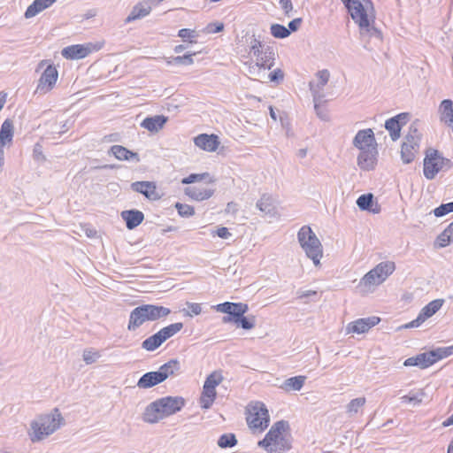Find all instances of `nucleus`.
Masks as SVG:
<instances>
[{
  "mask_svg": "<svg viewBox=\"0 0 453 453\" xmlns=\"http://www.w3.org/2000/svg\"><path fill=\"white\" fill-rule=\"evenodd\" d=\"M379 282H384L395 270V265L392 261H386L378 264L373 269Z\"/></svg>",
  "mask_w": 453,
  "mask_h": 453,
  "instance_id": "nucleus-27",
  "label": "nucleus"
},
{
  "mask_svg": "<svg viewBox=\"0 0 453 453\" xmlns=\"http://www.w3.org/2000/svg\"><path fill=\"white\" fill-rule=\"evenodd\" d=\"M187 308L182 310V312L185 316L193 317L199 315L202 312V307L200 303H186Z\"/></svg>",
  "mask_w": 453,
  "mask_h": 453,
  "instance_id": "nucleus-50",
  "label": "nucleus"
},
{
  "mask_svg": "<svg viewBox=\"0 0 453 453\" xmlns=\"http://www.w3.org/2000/svg\"><path fill=\"white\" fill-rule=\"evenodd\" d=\"M353 145L358 150L377 147L373 131L371 128L359 130L354 137Z\"/></svg>",
  "mask_w": 453,
  "mask_h": 453,
  "instance_id": "nucleus-18",
  "label": "nucleus"
},
{
  "mask_svg": "<svg viewBox=\"0 0 453 453\" xmlns=\"http://www.w3.org/2000/svg\"><path fill=\"white\" fill-rule=\"evenodd\" d=\"M317 77H318L317 83L311 81L309 84L310 90H311L312 97H313V102L316 104H318V103H321L323 101V98L325 96L323 90H324V87L329 81L330 73L328 70L324 69V70L319 71L317 73Z\"/></svg>",
  "mask_w": 453,
  "mask_h": 453,
  "instance_id": "nucleus-10",
  "label": "nucleus"
},
{
  "mask_svg": "<svg viewBox=\"0 0 453 453\" xmlns=\"http://www.w3.org/2000/svg\"><path fill=\"white\" fill-rule=\"evenodd\" d=\"M406 135H411L413 138L416 136L417 137V143L419 144L421 136H420V134L418 133V127H417L416 124L411 125L410 129H409V133Z\"/></svg>",
  "mask_w": 453,
  "mask_h": 453,
  "instance_id": "nucleus-64",
  "label": "nucleus"
},
{
  "mask_svg": "<svg viewBox=\"0 0 453 453\" xmlns=\"http://www.w3.org/2000/svg\"><path fill=\"white\" fill-rule=\"evenodd\" d=\"M382 282H379L376 275L372 269L360 280L358 288L363 295L373 292L375 287L380 285Z\"/></svg>",
  "mask_w": 453,
  "mask_h": 453,
  "instance_id": "nucleus-23",
  "label": "nucleus"
},
{
  "mask_svg": "<svg viewBox=\"0 0 453 453\" xmlns=\"http://www.w3.org/2000/svg\"><path fill=\"white\" fill-rule=\"evenodd\" d=\"M275 57L276 53L274 52L273 49L270 46H266L265 51H264V55L257 58L255 64H257L264 71L270 70L274 65Z\"/></svg>",
  "mask_w": 453,
  "mask_h": 453,
  "instance_id": "nucleus-28",
  "label": "nucleus"
},
{
  "mask_svg": "<svg viewBox=\"0 0 453 453\" xmlns=\"http://www.w3.org/2000/svg\"><path fill=\"white\" fill-rule=\"evenodd\" d=\"M223 380L221 372L214 371L205 380L204 385L216 389V387L219 385Z\"/></svg>",
  "mask_w": 453,
  "mask_h": 453,
  "instance_id": "nucleus-48",
  "label": "nucleus"
},
{
  "mask_svg": "<svg viewBox=\"0 0 453 453\" xmlns=\"http://www.w3.org/2000/svg\"><path fill=\"white\" fill-rule=\"evenodd\" d=\"M279 3H280V5L281 9L284 12V14L287 17H290L291 16V12L293 11L292 1L291 0H280Z\"/></svg>",
  "mask_w": 453,
  "mask_h": 453,
  "instance_id": "nucleus-58",
  "label": "nucleus"
},
{
  "mask_svg": "<svg viewBox=\"0 0 453 453\" xmlns=\"http://www.w3.org/2000/svg\"><path fill=\"white\" fill-rule=\"evenodd\" d=\"M101 355L98 351L93 350L92 349H85L82 353V358L87 365L96 363Z\"/></svg>",
  "mask_w": 453,
  "mask_h": 453,
  "instance_id": "nucleus-51",
  "label": "nucleus"
},
{
  "mask_svg": "<svg viewBox=\"0 0 453 453\" xmlns=\"http://www.w3.org/2000/svg\"><path fill=\"white\" fill-rule=\"evenodd\" d=\"M34 158L38 161L45 160V157L42 153V146L40 143H35L33 150Z\"/></svg>",
  "mask_w": 453,
  "mask_h": 453,
  "instance_id": "nucleus-59",
  "label": "nucleus"
},
{
  "mask_svg": "<svg viewBox=\"0 0 453 453\" xmlns=\"http://www.w3.org/2000/svg\"><path fill=\"white\" fill-rule=\"evenodd\" d=\"M434 354L431 353V351L420 353V354L415 356L414 357H415V359H417V362H416L417 366L421 369H424V368H427L430 365H434Z\"/></svg>",
  "mask_w": 453,
  "mask_h": 453,
  "instance_id": "nucleus-42",
  "label": "nucleus"
},
{
  "mask_svg": "<svg viewBox=\"0 0 453 453\" xmlns=\"http://www.w3.org/2000/svg\"><path fill=\"white\" fill-rule=\"evenodd\" d=\"M419 144L417 143V137L406 135L401 147V158L404 164L411 163L416 153L418 151Z\"/></svg>",
  "mask_w": 453,
  "mask_h": 453,
  "instance_id": "nucleus-15",
  "label": "nucleus"
},
{
  "mask_svg": "<svg viewBox=\"0 0 453 453\" xmlns=\"http://www.w3.org/2000/svg\"><path fill=\"white\" fill-rule=\"evenodd\" d=\"M178 35L183 40L192 39L196 36V32L188 28H182L179 31Z\"/></svg>",
  "mask_w": 453,
  "mask_h": 453,
  "instance_id": "nucleus-61",
  "label": "nucleus"
},
{
  "mask_svg": "<svg viewBox=\"0 0 453 453\" xmlns=\"http://www.w3.org/2000/svg\"><path fill=\"white\" fill-rule=\"evenodd\" d=\"M150 3L148 1H142L135 4L129 15L126 19V23L132 22L135 19L144 18L150 12Z\"/></svg>",
  "mask_w": 453,
  "mask_h": 453,
  "instance_id": "nucleus-25",
  "label": "nucleus"
},
{
  "mask_svg": "<svg viewBox=\"0 0 453 453\" xmlns=\"http://www.w3.org/2000/svg\"><path fill=\"white\" fill-rule=\"evenodd\" d=\"M209 176V173H191L188 177L182 179V184H191L195 182H200L203 180L206 177Z\"/></svg>",
  "mask_w": 453,
  "mask_h": 453,
  "instance_id": "nucleus-55",
  "label": "nucleus"
},
{
  "mask_svg": "<svg viewBox=\"0 0 453 453\" xmlns=\"http://www.w3.org/2000/svg\"><path fill=\"white\" fill-rule=\"evenodd\" d=\"M46 426H41L40 422L35 420L30 425L29 436L33 442H38L48 437Z\"/></svg>",
  "mask_w": 453,
  "mask_h": 453,
  "instance_id": "nucleus-34",
  "label": "nucleus"
},
{
  "mask_svg": "<svg viewBox=\"0 0 453 453\" xmlns=\"http://www.w3.org/2000/svg\"><path fill=\"white\" fill-rule=\"evenodd\" d=\"M256 326V317L253 315L244 316L242 315L236 319V326L245 330H250Z\"/></svg>",
  "mask_w": 453,
  "mask_h": 453,
  "instance_id": "nucleus-46",
  "label": "nucleus"
},
{
  "mask_svg": "<svg viewBox=\"0 0 453 453\" xmlns=\"http://www.w3.org/2000/svg\"><path fill=\"white\" fill-rule=\"evenodd\" d=\"M58 78V72L57 68L52 65H49L39 79L36 92L40 94L50 92L54 88Z\"/></svg>",
  "mask_w": 453,
  "mask_h": 453,
  "instance_id": "nucleus-9",
  "label": "nucleus"
},
{
  "mask_svg": "<svg viewBox=\"0 0 453 453\" xmlns=\"http://www.w3.org/2000/svg\"><path fill=\"white\" fill-rule=\"evenodd\" d=\"M425 395L424 392L413 395H403L401 397L403 403H413L414 405L419 404L422 402V398Z\"/></svg>",
  "mask_w": 453,
  "mask_h": 453,
  "instance_id": "nucleus-56",
  "label": "nucleus"
},
{
  "mask_svg": "<svg viewBox=\"0 0 453 453\" xmlns=\"http://www.w3.org/2000/svg\"><path fill=\"white\" fill-rule=\"evenodd\" d=\"M157 400L165 418L180 411L185 405V400L181 396H165Z\"/></svg>",
  "mask_w": 453,
  "mask_h": 453,
  "instance_id": "nucleus-12",
  "label": "nucleus"
},
{
  "mask_svg": "<svg viewBox=\"0 0 453 453\" xmlns=\"http://www.w3.org/2000/svg\"><path fill=\"white\" fill-rule=\"evenodd\" d=\"M444 299H435L428 303L426 306H424L419 311L418 317L403 326V328H413L418 327L422 323H424L427 319L431 318L434 315L443 305Z\"/></svg>",
  "mask_w": 453,
  "mask_h": 453,
  "instance_id": "nucleus-8",
  "label": "nucleus"
},
{
  "mask_svg": "<svg viewBox=\"0 0 453 453\" xmlns=\"http://www.w3.org/2000/svg\"><path fill=\"white\" fill-rule=\"evenodd\" d=\"M374 204V196L372 193L360 196L357 200V205L361 211H369Z\"/></svg>",
  "mask_w": 453,
  "mask_h": 453,
  "instance_id": "nucleus-43",
  "label": "nucleus"
},
{
  "mask_svg": "<svg viewBox=\"0 0 453 453\" xmlns=\"http://www.w3.org/2000/svg\"><path fill=\"white\" fill-rule=\"evenodd\" d=\"M297 240L306 257L313 262V265H320L323 246L311 227L303 226L297 233Z\"/></svg>",
  "mask_w": 453,
  "mask_h": 453,
  "instance_id": "nucleus-3",
  "label": "nucleus"
},
{
  "mask_svg": "<svg viewBox=\"0 0 453 453\" xmlns=\"http://www.w3.org/2000/svg\"><path fill=\"white\" fill-rule=\"evenodd\" d=\"M256 207L265 215L273 216L275 214L274 199L268 194L261 196L256 203Z\"/></svg>",
  "mask_w": 453,
  "mask_h": 453,
  "instance_id": "nucleus-31",
  "label": "nucleus"
},
{
  "mask_svg": "<svg viewBox=\"0 0 453 453\" xmlns=\"http://www.w3.org/2000/svg\"><path fill=\"white\" fill-rule=\"evenodd\" d=\"M351 19L358 25L360 34L364 35V27H369V21L373 22L375 12L368 10L359 0H355L351 4L346 6Z\"/></svg>",
  "mask_w": 453,
  "mask_h": 453,
  "instance_id": "nucleus-6",
  "label": "nucleus"
},
{
  "mask_svg": "<svg viewBox=\"0 0 453 453\" xmlns=\"http://www.w3.org/2000/svg\"><path fill=\"white\" fill-rule=\"evenodd\" d=\"M306 377L305 376H295L287 379L281 385L280 388L289 392V391H299L304 382H305Z\"/></svg>",
  "mask_w": 453,
  "mask_h": 453,
  "instance_id": "nucleus-33",
  "label": "nucleus"
},
{
  "mask_svg": "<svg viewBox=\"0 0 453 453\" xmlns=\"http://www.w3.org/2000/svg\"><path fill=\"white\" fill-rule=\"evenodd\" d=\"M175 208L181 217H190L195 213L194 208L188 204L176 203Z\"/></svg>",
  "mask_w": 453,
  "mask_h": 453,
  "instance_id": "nucleus-54",
  "label": "nucleus"
},
{
  "mask_svg": "<svg viewBox=\"0 0 453 453\" xmlns=\"http://www.w3.org/2000/svg\"><path fill=\"white\" fill-rule=\"evenodd\" d=\"M217 444L221 449L232 448L237 444V439L234 434H224L219 438Z\"/></svg>",
  "mask_w": 453,
  "mask_h": 453,
  "instance_id": "nucleus-45",
  "label": "nucleus"
},
{
  "mask_svg": "<svg viewBox=\"0 0 453 453\" xmlns=\"http://www.w3.org/2000/svg\"><path fill=\"white\" fill-rule=\"evenodd\" d=\"M380 321V319L376 316L358 319L355 321L349 323L346 326V331L348 334H349V333L365 334V333L368 332L372 326L379 324Z\"/></svg>",
  "mask_w": 453,
  "mask_h": 453,
  "instance_id": "nucleus-13",
  "label": "nucleus"
},
{
  "mask_svg": "<svg viewBox=\"0 0 453 453\" xmlns=\"http://www.w3.org/2000/svg\"><path fill=\"white\" fill-rule=\"evenodd\" d=\"M158 400L150 403L143 412V420L147 423L154 424L165 418V414L161 412V407Z\"/></svg>",
  "mask_w": 453,
  "mask_h": 453,
  "instance_id": "nucleus-21",
  "label": "nucleus"
},
{
  "mask_svg": "<svg viewBox=\"0 0 453 453\" xmlns=\"http://www.w3.org/2000/svg\"><path fill=\"white\" fill-rule=\"evenodd\" d=\"M303 22V19L301 18H296V19H294L293 20H291L289 23H288V29L290 30V33L291 32H296L299 29V27H301V24Z\"/></svg>",
  "mask_w": 453,
  "mask_h": 453,
  "instance_id": "nucleus-62",
  "label": "nucleus"
},
{
  "mask_svg": "<svg viewBox=\"0 0 453 453\" xmlns=\"http://www.w3.org/2000/svg\"><path fill=\"white\" fill-rule=\"evenodd\" d=\"M47 9L41 0H35L27 9L25 12L26 19H31L38 13Z\"/></svg>",
  "mask_w": 453,
  "mask_h": 453,
  "instance_id": "nucleus-44",
  "label": "nucleus"
},
{
  "mask_svg": "<svg viewBox=\"0 0 453 453\" xmlns=\"http://www.w3.org/2000/svg\"><path fill=\"white\" fill-rule=\"evenodd\" d=\"M289 425L288 421L280 420L275 422L258 446L265 449L268 453H284L291 447V438L288 434Z\"/></svg>",
  "mask_w": 453,
  "mask_h": 453,
  "instance_id": "nucleus-1",
  "label": "nucleus"
},
{
  "mask_svg": "<svg viewBox=\"0 0 453 453\" xmlns=\"http://www.w3.org/2000/svg\"><path fill=\"white\" fill-rule=\"evenodd\" d=\"M246 413L247 423L250 428L264 430L268 426L269 413L263 403H250L247 406Z\"/></svg>",
  "mask_w": 453,
  "mask_h": 453,
  "instance_id": "nucleus-5",
  "label": "nucleus"
},
{
  "mask_svg": "<svg viewBox=\"0 0 453 453\" xmlns=\"http://www.w3.org/2000/svg\"><path fill=\"white\" fill-rule=\"evenodd\" d=\"M359 150L360 153L357 157V165L364 171L373 170L377 164V147H370Z\"/></svg>",
  "mask_w": 453,
  "mask_h": 453,
  "instance_id": "nucleus-14",
  "label": "nucleus"
},
{
  "mask_svg": "<svg viewBox=\"0 0 453 453\" xmlns=\"http://www.w3.org/2000/svg\"><path fill=\"white\" fill-rule=\"evenodd\" d=\"M171 313L167 307L157 304H142L134 308L129 316L127 329L135 331L147 321H156L166 318Z\"/></svg>",
  "mask_w": 453,
  "mask_h": 453,
  "instance_id": "nucleus-2",
  "label": "nucleus"
},
{
  "mask_svg": "<svg viewBox=\"0 0 453 453\" xmlns=\"http://www.w3.org/2000/svg\"><path fill=\"white\" fill-rule=\"evenodd\" d=\"M36 421L40 422L41 426H46V434H52L64 424V418L59 410L55 408L50 414L42 416Z\"/></svg>",
  "mask_w": 453,
  "mask_h": 453,
  "instance_id": "nucleus-11",
  "label": "nucleus"
},
{
  "mask_svg": "<svg viewBox=\"0 0 453 453\" xmlns=\"http://www.w3.org/2000/svg\"><path fill=\"white\" fill-rule=\"evenodd\" d=\"M196 55V52L188 51L183 56L172 57L166 59V63L168 65L173 64L178 65H190L194 63L193 56Z\"/></svg>",
  "mask_w": 453,
  "mask_h": 453,
  "instance_id": "nucleus-39",
  "label": "nucleus"
},
{
  "mask_svg": "<svg viewBox=\"0 0 453 453\" xmlns=\"http://www.w3.org/2000/svg\"><path fill=\"white\" fill-rule=\"evenodd\" d=\"M215 234H217L219 237H220L222 239H228L230 236H232V234L225 226L219 227L215 231Z\"/></svg>",
  "mask_w": 453,
  "mask_h": 453,
  "instance_id": "nucleus-63",
  "label": "nucleus"
},
{
  "mask_svg": "<svg viewBox=\"0 0 453 453\" xmlns=\"http://www.w3.org/2000/svg\"><path fill=\"white\" fill-rule=\"evenodd\" d=\"M431 353L434 354V363H436L438 360L453 355V345L449 347L437 348L434 350H431Z\"/></svg>",
  "mask_w": 453,
  "mask_h": 453,
  "instance_id": "nucleus-49",
  "label": "nucleus"
},
{
  "mask_svg": "<svg viewBox=\"0 0 453 453\" xmlns=\"http://www.w3.org/2000/svg\"><path fill=\"white\" fill-rule=\"evenodd\" d=\"M270 29L272 35L275 38L283 39L290 35V30L280 24H273Z\"/></svg>",
  "mask_w": 453,
  "mask_h": 453,
  "instance_id": "nucleus-47",
  "label": "nucleus"
},
{
  "mask_svg": "<svg viewBox=\"0 0 453 453\" xmlns=\"http://www.w3.org/2000/svg\"><path fill=\"white\" fill-rule=\"evenodd\" d=\"M110 152L119 160H132L136 163L140 161V157L137 153L132 152L121 145L111 146Z\"/></svg>",
  "mask_w": 453,
  "mask_h": 453,
  "instance_id": "nucleus-29",
  "label": "nucleus"
},
{
  "mask_svg": "<svg viewBox=\"0 0 453 453\" xmlns=\"http://www.w3.org/2000/svg\"><path fill=\"white\" fill-rule=\"evenodd\" d=\"M133 191L142 194L149 200H158L160 196L157 192L156 183L153 181H135L131 184Z\"/></svg>",
  "mask_w": 453,
  "mask_h": 453,
  "instance_id": "nucleus-17",
  "label": "nucleus"
},
{
  "mask_svg": "<svg viewBox=\"0 0 453 453\" xmlns=\"http://www.w3.org/2000/svg\"><path fill=\"white\" fill-rule=\"evenodd\" d=\"M163 342H165L161 334L159 332H157L153 335L145 339L142 343V347L148 351H153L157 349Z\"/></svg>",
  "mask_w": 453,
  "mask_h": 453,
  "instance_id": "nucleus-38",
  "label": "nucleus"
},
{
  "mask_svg": "<svg viewBox=\"0 0 453 453\" xmlns=\"http://www.w3.org/2000/svg\"><path fill=\"white\" fill-rule=\"evenodd\" d=\"M167 120L168 118L164 115L147 117L141 123V127L150 132L157 133L164 127Z\"/></svg>",
  "mask_w": 453,
  "mask_h": 453,
  "instance_id": "nucleus-22",
  "label": "nucleus"
},
{
  "mask_svg": "<svg viewBox=\"0 0 453 453\" xmlns=\"http://www.w3.org/2000/svg\"><path fill=\"white\" fill-rule=\"evenodd\" d=\"M121 217L125 220L127 229L132 230L138 226L144 219V215L138 210H127L121 212Z\"/></svg>",
  "mask_w": 453,
  "mask_h": 453,
  "instance_id": "nucleus-24",
  "label": "nucleus"
},
{
  "mask_svg": "<svg viewBox=\"0 0 453 453\" xmlns=\"http://www.w3.org/2000/svg\"><path fill=\"white\" fill-rule=\"evenodd\" d=\"M451 166V161L442 157L437 150L429 148L426 150L423 172L427 180H434L440 171L448 170Z\"/></svg>",
  "mask_w": 453,
  "mask_h": 453,
  "instance_id": "nucleus-4",
  "label": "nucleus"
},
{
  "mask_svg": "<svg viewBox=\"0 0 453 453\" xmlns=\"http://www.w3.org/2000/svg\"><path fill=\"white\" fill-rule=\"evenodd\" d=\"M408 118V113H400L385 122V128L389 132L393 141H396L400 137L402 127L407 123Z\"/></svg>",
  "mask_w": 453,
  "mask_h": 453,
  "instance_id": "nucleus-16",
  "label": "nucleus"
},
{
  "mask_svg": "<svg viewBox=\"0 0 453 453\" xmlns=\"http://www.w3.org/2000/svg\"><path fill=\"white\" fill-rule=\"evenodd\" d=\"M268 77L272 82L280 83L284 79V73L281 69L277 68L268 74Z\"/></svg>",
  "mask_w": 453,
  "mask_h": 453,
  "instance_id": "nucleus-57",
  "label": "nucleus"
},
{
  "mask_svg": "<svg viewBox=\"0 0 453 453\" xmlns=\"http://www.w3.org/2000/svg\"><path fill=\"white\" fill-rule=\"evenodd\" d=\"M183 328V323L177 322L163 327L158 332L161 334L164 342L175 335Z\"/></svg>",
  "mask_w": 453,
  "mask_h": 453,
  "instance_id": "nucleus-40",
  "label": "nucleus"
},
{
  "mask_svg": "<svg viewBox=\"0 0 453 453\" xmlns=\"http://www.w3.org/2000/svg\"><path fill=\"white\" fill-rule=\"evenodd\" d=\"M215 309L219 312L233 315L234 318L238 319L249 311V306L243 303L225 302L218 304Z\"/></svg>",
  "mask_w": 453,
  "mask_h": 453,
  "instance_id": "nucleus-19",
  "label": "nucleus"
},
{
  "mask_svg": "<svg viewBox=\"0 0 453 453\" xmlns=\"http://www.w3.org/2000/svg\"><path fill=\"white\" fill-rule=\"evenodd\" d=\"M180 370V363L177 359H171L167 363L164 364L157 371L158 372L161 380L165 381L169 376L173 375Z\"/></svg>",
  "mask_w": 453,
  "mask_h": 453,
  "instance_id": "nucleus-32",
  "label": "nucleus"
},
{
  "mask_svg": "<svg viewBox=\"0 0 453 453\" xmlns=\"http://www.w3.org/2000/svg\"><path fill=\"white\" fill-rule=\"evenodd\" d=\"M100 49V45L91 42L87 44H74L64 48L61 54L66 59H81L88 56L93 51H97Z\"/></svg>",
  "mask_w": 453,
  "mask_h": 453,
  "instance_id": "nucleus-7",
  "label": "nucleus"
},
{
  "mask_svg": "<svg viewBox=\"0 0 453 453\" xmlns=\"http://www.w3.org/2000/svg\"><path fill=\"white\" fill-rule=\"evenodd\" d=\"M453 242V221L438 235L435 245L444 248Z\"/></svg>",
  "mask_w": 453,
  "mask_h": 453,
  "instance_id": "nucleus-37",
  "label": "nucleus"
},
{
  "mask_svg": "<svg viewBox=\"0 0 453 453\" xmlns=\"http://www.w3.org/2000/svg\"><path fill=\"white\" fill-rule=\"evenodd\" d=\"M366 403L365 397H357L355 399H352L347 405H346V412L349 415V417H353L356 414H357L358 411L365 406Z\"/></svg>",
  "mask_w": 453,
  "mask_h": 453,
  "instance_id": "nucleus-41",
  "label": "nucleus"
},
{
  "mask_svg": "<svg viewBox=\"0 0 453 453\" xmlns=\"http://www.w3.org/2000/svg\"><path fill=\"white\" fill-rule=\"evenodd\" d=\"M14 135L13 122L7 119L4 121L0 129V148L4 150L6 145H11Z\"/></svg>",
  "mask_w": 453,
  "mask_h": 453,
  "instance_id": "nucleus-26",
  "label": "nucleus"
},
{
  "mask_svg": "<svg viewBox=\"0 0 453 453\" xmlns=\"http://www.w3.org/2000/svg\"><path fill=\"white\" fill-rule=\"evenodd\" d=\"M163 382L158 372H149L144 373L138 380L139 388H150Z\"/></svg>",
  "mask_w": 453,
  "mask_h": 453,
  "instance_id": "nucleus-30",
  "label": "nucleus"
},
{
  "mask_svg": "<svg viewBox=\"0 0 453 453\" xmlns=\"http://www.w3.org/2000/svg\"><path fill=\"white\" fill-rule=\"evenodd\" d=\"M249 73L253 76L254 80H260L265 77V71H264L261 67H259L255 63H250L249 65Z\"/></svg>",
  "mask_w": 453,
  "mask_h": 453,
  "instance_id": "nucleus-53",
  "label": "nucleus"
},
{
  "mask_svg": "<svg viewBox=\"0 0 453 453\" xmlns=\"http://www.w3.org/2000/svg\"><path fill=\"white\" fill-rule=\"evenodd\" d=\"M185 194L196 201H203L212 196V191L207 188L189 187L185 189Z\"/></svg>",
  "mask_w": 453,
  "mask_h": 453,
  "instance_id": "nucleus-35",
  "label": "nucleus"
},
{
  "mask_svg": "<svg viewBox=\"0 0 453 453\" xmlns=\"http://www.w3.org/2000/svg\"><path fill=\"white\" fill-rule=\"evenodd\" d=\"M365 33L367 35H369L370 36H374V37H377L379 39H381V33H380V31L379 29H377L376 27H372L371 26V21H369V27H364V35Z\"/></svg>",
  "mask_w": 453,
  "mask_h": 453,
  "instance_id": "nucleus-60",
  "label": "nucleus"
},
{
  "mask_svg": "<svg viewBox=\"0 0 453 453\" xmlns=\"http://www.w3.org/2000/svg\"><path fill=\"white\" fill-rule=\"evenodd\" d=\"M194 142L198 148L209 152L215 151L219 145V141L217 135L207 134H201L197 135L195 137Z\"/></svg>",
  "mask_w": 453,
  "mask_h": 453,
  "instance_id": "nucleus-20",
  "label": "nucleus"
},
{
  "mask_svg": "<svg viewBox=\"0 0 453 453\" xmlns=\"http://www.w3.org/2000/svg\"><path fill=\"white\" fill-rule=\"evenodd\" d=\"M265 47L256 38H253L250 42V53L257 58L260 56L264 55V51H265Z\"/></svg>",
  "mask_w": 453,
  "mask_h": 453,
  "instance_id": "nucleus-52",
  "label": "nucleus"
},
{
  "mask_svg": "<svg viewBox=\"0 0 453 453\" xmlns=\"http://www.w3.org/2000/svg\"><path fill=\"white\" fill-rule=\"evenodd\" d=\"M216 398V389L203 384V393L200 398L203 409H209Z\"/></svg>",
  "mask_w": 453,
  "mask_h": 453,
  "instance_id": "nucleus-36",
  "label": "nucleus"
}]
</instances>
